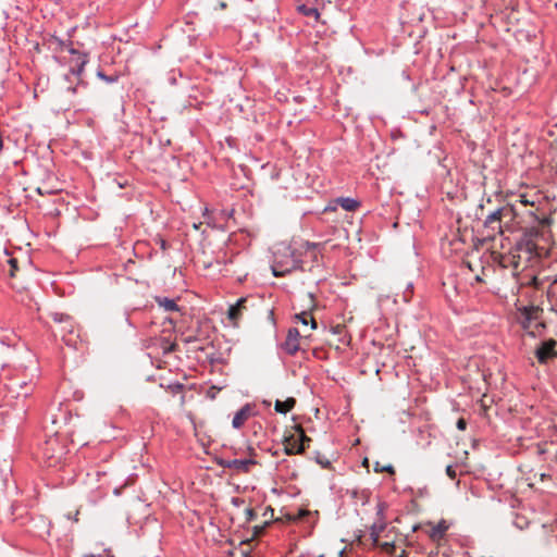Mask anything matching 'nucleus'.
<instances>
[{
	"instance_id": "2eb2a0df",
	"label": "nucleus",
	"mask_w": 557,
	"mask_h": 557,
	"mask_svg": "<svg viewBox=\"0 0 557 557\" xmlns=\"http://www.w3.org/2000/svg\"><path fill=\"white\" fill-rule=\"evenodd\" d=\"M536 312V309L534 307H524L522 310H521V313L522 315L529 320L531 318V315Z\"/></svg>"
},
{
	"instance_id": "1a4fd4ad",
	"label": "nucleus",
	"mask_w": 557,
	"mask_h": 557,
	"mask_svg": "<svg viewBox=\"0 0 557 557\" xmlns=\"http://www.w3.org/2000/svg\"><path fill=\"white\" fill-rule=\"evenodd\" d=\"M294 321L297 324H301L304 327H309L310 331L317 329V322L310 312L302 311L300 313L295 314Z\"/></svg>"
},
{
	"instance_id": "b1692460",
	"label": "nucleus",
	"mask_w": 557,
	"mask_h": 557,
	"mask_svg": "<svg viewBox=\"0 0 557 557\" xmlns=\"http://www.w3.org/2000/svg\"><path fill=\"white\" fill-rule=\"evenodd\" d=\"M554 283H557V276L553 280Z\"/></svg>"
},
{
	"instance_id": "f03ea898",
	"label": "nucleus",
	"mask_w": 557,
	"mask_h": 557,
	"mask_svg": "<svg viewBox=\"0 0 557 557\" xmlns=\"http://www.w3.org/2000/svg\"><path fill=\"white\" fill-rule=\"evenodd\" d=\"M309 441L310 438L306 436L304 430L300 426H296L295 433L285 438L284 448L286 454L302 453L305 450V443Z\"/></svg>"
},
{
	"instance_id": "6e6552de",
	"label": "nucleus",
	"mask_w": 557,
	"mask_h": 557,
	"mask_svg": "<svg viewBox=\"0 0 557 557\" xmlns=\"http://www.w3.org/2000/svg\"><path fill=\"white\" fill-rule=\"evenodd\" d=\"M256 461L253 459H233L226 463V467L233 469L238 473H244L249 470V468L255 465Z\"/></svg>"
},
{
	"instance_id": "6ab92c4d",
	"label": "nucleus",
	"mask_w": 557,
	"mask_h": 557,
	"mask_svg": "<svg viewBox=\"0 0 557 557\" xmlns=\"http://www.w3.org/2000/svg\"><path fill=\"white\" fill-rule=\"evenodd\" d=\"M304 12H305V14H307V15H313L315 18H318V17H319V15H320V14H319V12H318V10H315V9H309V10H306V11H304Z\"/></svg>"
},
{
	"instance_id": "ddd939ff",
	"label": "nucleus",
	"mask_w": 557,
	"mask_h": 557,
	"mask_svg": "<svg viewBox=\"0 0 557 557\" xmlns=\"http://www.w3.org/2000/svg\"><path fill=\"white\" fill-rule=\"evenodd\" d=\"M383 529V525H373L371 528V539L373 541L374 544H377L379 543V536H380V532L382 531Z\"/></svg>"
},
{
	"instance_id": "f3484780",
	"label": "nucleus",
	"mask_w": 557,
	"mask_h": 557,
	"mask_svg": "<svg viewBox=\"0 0 557 557\" xmlns=\"http://www.w3.org/2000/svg\"><path fill=\"white\" fill-rule=\"evenodd\" d=\"M467 428V423H466V420L460 418L458 421H457V429L460 430V431H465Z\"/></svg>"
},
{
	"instance_id": "7ed1b4c3",
	"label": "nucleus",
	"mask_w": 557,
	"mask_h": 557,
	"mask_svg": "<svg viewBox=\"0 0 557 557\" xmlns=\"http://www.w3.org/2000/svg\"><path fill=\"white\" fill-rule=\"evenodd\" d=\"M426 534L433 542H440L444 539L447 530L449 529V523L442 519L436 523L428 522L426 524Z\"/></svg>"
},
{
	"instance_id": "4be33fe9",
	"label": "nucleus",
	"mask_w": 557,
	"mask_h": 557,
	"mask_svg": "<svg viewBox=\"0 0 557 557\" xmlns=\"http://www.w3.org/2000/svg\"><path fill=\"white\" fill-rule=\"evenodd\" d=\"M522 324H523V327H524V329H528V327H529V324H528L525 321H523V322H522Z\"/></svg>"
},
{
	"instance_id": "aec40b11",
	"label": "nucleus",
	"mask_w": 557,
	"mask_h": 557,
	"mask_svg": "<svg viewBox=\"0 0 557 557\" xmlns=\"http://www.w3.org/2000/svg\"><path fill=\"white\" fill-rule=\"evenodd\" d=\"M9 263L11 265L10 274L13 276L14 275V271L16 270V260L15 259H10Z\"/></svg>"
},
{
	"instance_id": "9d476101",
	"label": "nucleus",
	"mask_w": 557,
	"mask_h": 557,
	"mask_svg": "<svg viewBox=\"0 0 557 557\" xmlns=\"http://www.w3.org/2000/svg\"><path fill=\"white\" fill-rule=\"evenodd\" d=\"M295 406V399L294 398H287L286 400H276L275 403V410L280 413H287L293 409Z\"/></svg>"
},
{
	"instance_id": "20e7f679",
	"label": "nucleus",
	"mask_w": 557,
	"mask_h": 557,
	"mask_svg": "<svg viewBox=\"0 0 557 557\" xmlns=\"http://www.w3.org/2000/svg\"><path fill=\"white\" fill-rule=\"evenodd\" d=\"M556 342L554 339L546 341L536 349V358L540 362H546L555 356Z\"/></svg>"
},
{
	"instance_id": "9b49d317",
	"label": "nucleus",
	"mask_w": 557,
	"mask_h": 557,
	"mask_svg": "<svg viewBox=\"0 0 557 557\" xmlns=\"http://www.w3.org/2000/svg\"><path fill=\"white\" fill-rule=\"evenodd\" d=\"M337 201L341 205V207L346 211H354L360 206L358 200L348 197L339 198Z\"/></svg>"
},
{
	"instance_id": "0eeeda50",
	"label": "nucleus",
	"mask_w": 557,
	"mask_h": 557,
	"mask_svg": "<svg viewBox=\"0 0 557 557\" xmlns=\"http://www.w3.org/2000/svg\"><path fill=\"white\" fill-rule=\"evenodd\" d=\"M252 410L249 405L244 406L242 409H239L232 421V425L235 429H240L245 422L248 420V418L251 416Z\"/></svg>"
},
{
	"instance_id": "f257e3e1",
	"label": "nucleus",
	"mask_w": 557,
	"mask_h": 557,
	"mask_svg": "<svg viewBox=\"0 0 557 557\" xmlns=\"http://www.w3.org/2000/svg\"><path fill=\"white\" fill-rule=\"evenodd\" d=\"M273 257L272 272L274 276H283L298 268L300 263L295 250L290 245L285 243H281L274 247Z\"/></svg>"
},
{
	"instance_id": "dca6fc26",
	"label": "nucleus",
	"mask_w": 557,
	"mask_h": 557,
	"mask_svg": "<svg viewBox=\"0 0 557 557\" xmlns=\"http://www.w3.org/2000/svg\"><path fill=\"white\" fill-rule=\"evenodd\" d=\"M376 545H379L380 547H382L386 552H392L393 548H394V544L391 543V542L377 543Z\"/></svg>"
},
{
	"instance_id": "5701e85b",
	"label": "nucleus",
	"mask_w": 557,
	"mask_h": 557,
	"mask_svg": "<svg viewBox=\"0 0 557 557\" xmlns=\"http://www.w3.org/2000/svg\"><path fill=\"white\" fill-rule=\"evenodd\" d=\"M494 219H496V213H494V214H492V215L490 216V220H494Z\"/></svg>"
},
{
	"instance_id": "4468645a",
	"label": "nucleus",
	"mask_w": 557,
	"mask_h": 557,
	"mask_svg": "<svg viewBox=\"0 0 557 557\" xmlns=\"http://www.w3.org/2000/svg\"><path fill=\"white\" fill-rule=\"evenodd\" d=\"M374 471H375V472H383V471H387V472L393 473V472H394V469H393V466H392V465L380 466V465H379V462H376V463H375V466H374Z\"/></svg>"
},
{
	"instance_id": "412c9836",
	"label": "nucleus",
	"mask_w": 557,
	"mask_h": 557,
	"mask_svg": "<svg viewBox=\"0 0 557 557\" xmlns=\"http://www.w3.org/2000/svg\"><path fill=\"white\" fill-rule=\"evenodd\" d=\"M54 321H59V322H61V321H63V319H62L61 317H60V318H58V314H55V315H54Z\"/></svg>"
},
{
	"instance_id": "423d86ee",
	"label": "nucleus",
	"mask_w": 557,
	"mask_h": 557,
	"mask_svg": "<svg viewBox=\"0 0 557 557\" xmlns=\"http://www.w3.org/2000/svg\"><path fill=\"white\" fill-rule=\"evenodd\" d=\"M299 337L300 333L297 329H290L287 333L286 341L284 343V349L293 355L299 349Z\"/></svg>"
},
{
	"instance_id": "39448f33",
	"label": "nucleus",
	"mask_w": 557,
	"mask_h": 557,
	"mask_svg": "<svg viewBox=\"0 0 557 557\" xmlns=\"http://www.w3.org/2000/svg\"><path fill=\"white\" fill-rule=\"evenodd\" d=\"M246 301L247 298L242 297L234 305H231L228 307L227 318L232 324L236 325L238 320L242 318L243 311L245 310Z\"/></svg>"
},
{
	"instance_id": "a211bd4d",
	"label": "nucleus",
	"mask_w": 557,
	"mask_h": 557,
	"mask_svg": "<svg viewBox=\"0 0 557 557\" xmlns=\"http://www.w3.org/2000/svg\"><path fill=\"white\" fill-rule=\"evenodd\" d=\"M446 473H447V475H448L450 479H455V478H456V471H455V469L453 468V466H447V468H446Z\"/></svg>"
},
{
	"instance_id": "f8f14e48",
	"label": "nucleus",
	"mask_w": 557,
	"mask_h": 557,
	"mask_svg": "<svg viewBox=\"0 0 557 557\" xmlns=\"http://www.w3.org/2000/svg\"><path fill=\"white\" fill-rule=\"evenodd\" d=\"M158 304L160 307H163L166 311H177L178 310V307L173 299L158 298Z\"/></svg>"
}]
</instances>
